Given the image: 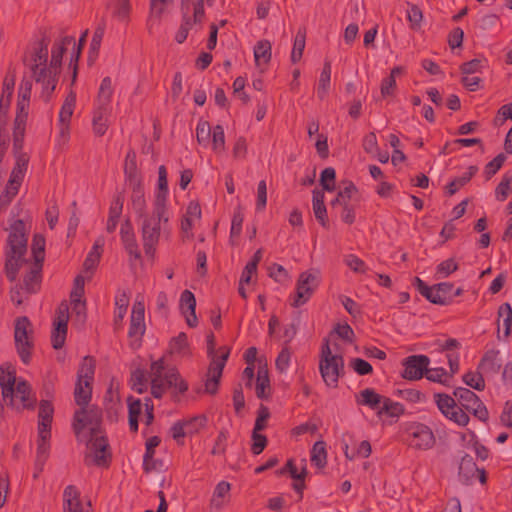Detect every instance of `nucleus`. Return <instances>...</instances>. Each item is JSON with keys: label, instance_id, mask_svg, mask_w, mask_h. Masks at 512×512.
<instances>
[{"label": "nucleus", "instance_id": "nucleus-54", "mask_svg": "<svg viewBox=\"0 0 512 512\" xmlns=\"http://www.w3.org/2000/svg\"><path fill=\"white\" fill-rule=\"evenodd\" d=\"M458 269V264L453 258L442 261L436 268L438 279L446 278Z\"/></svg>", "mask_w": 512, "mask_h": 512}, {"label": "nucleus", "instance_id": "nucleus-17", "mask_svg": "<svg viewBox=\"0 0 512 512\" xmlns=\"http://www.w3.org/2000/svg\"><path fill=\"white\" fill-rule=\"evenodd\" d=\"M15 80V72L9 71L3 81L2 94L0 97V131L5 125L4 118L6 117L10 107L11 98L14 92Z\"/></svg>", "mask_w": 512, "mask_h": 512}, {"label": "nucleus", "instance_id": "nucleus-15", "mask_svg": "<svg viewBox=\"0 0 512 512\" xmlns=\"http://www.w3.org/2000/svg\"><path fill=\"white\" fill-rule=\"evenodd\" d=\"M430 359L426 355H412L404 359L402 376L408 380H419L425 374Z\"/></svg>", "mask_w": 512, "mask_h": 512}, {"label": "nucleus", "instance_id": "nucleus-9", "mask_svg": "<svg viewBox=\"0 0 512 512\" xmlns=\"http://www.w3.org/2000/svg\"><path fill=\"white\" fill-rule=\"evenodd\" d=\"M415 285L419 293L433 304L448 305L453 301V284L442 282L433 286H428L420 278H415Z\"/></svg>", "mask_w": 512, "mask_h": 512}, {"label": "nucleus", "instance_id": "nucleus-58", "mask_svg": "<svg viewBox=\"0 0 512 512\" xmlns=\"http://www.w3.org/2000/svg\"><path fill=\"white\" fill-rule=\"evenodd\" d=\"M24 176H25L24 173L12 169L10 178L6 185V188L8 189L9 194H17L18 193L19 188L23 182Z\"/></svg>", "mask_w": 512, "mask_h": 512}, {"label": "nucleus", "instance_id": "nucleus-39", "mask_svg": "<svg viewBox=\"0 0 512 512\" xmlns=\"http://www.w3.org/2000/svg\"><path fill=\"white\" fill-rule=\"evenodd\" d=\"M254 58L258 66L267 64L271 59V44L267 40L259 41L254 47Z\"/></svg>", "mask_w": 512, "mask_h": 512}, {"label": "nucleus", "instance_id": "nucleus-22", "mask_svg": "<svg viewBox=\"0 0 512 512\" xmlns=\"http://www.w3.org/2000/svg\"><path fill=\"white\" fill-rule=\"evenodd\" d=\"M500 352L498 350H489L482 357L478 370L485 375H495L499 372L502 362L499 358Z\"/></svg>", "mask_w": 512, "mask_h": 512}, {"label": "nucleus", "instance_id": "nucleus-23", "mask_svg": "<svg viewBox=\"0 0 512 512\" xmlns=\"http://www.w3.org/2000/svg\"><path fill=\"white\" fill-rule=\"evenodd\" d=\"M54 408L49 400H41L38 412V432L47 434L51 432Z\"/></svg>", "mask_w": 512, "mask_h": 512}, {"label": "nucleus", "instance_id": "nucleus-34", "mask_svg": "<svg viewBox=\"0 0 512 512\" xmlns=\"http://www.w3.org/2000/svg\"><path fill=\"white\" fill-rule=\"evenodd\" d=\"M15 375L9 368L0 367V386L4 403L8 402V396L12 395V388L15 386Z\"/></svg>", "mask_w": 512, "mask_h": 512}, {"label": "nucleus", "instance_id": "nucleus-7", "mask_svg": "<svg viewBox=\"0 0 512 512\" xmlns=\"http://www.w3.org/2000/svg\"><path fill=\"white\" fill-rule=\"evenodd\" d=\"M319 370L328 386H337L340 373L344 370V360L341 355L332 353L328 340L321 347Z\"/></svg>", "mask_w": 512, "mask_h": 512}, {"label": "nucleus", "instance_id": "nucleus-32", "mask_svg": "<svg viewBox=\"0 0 512 512\" xmlns=\"http://www.w3.org/2000/svg\"><path fill=\"white\" fill-rule=\"evenodd\" d=\"M113 94L112 81L110 77H105L99 87L96 107L111 109L110 102Z\"/></svg>", "mask_w": 512, "mask_h": 512}, {"label": "nucleus", "instance_id": "nucleus-53", "mask_svg": "<svg viewBox=\"0 0 512 512\" xmlns=\"http://www.w3.org/2000/svg\"><path fill=\"white\" fill-rule=\"evenodd\" d=\"M429 381L437 382L441 384H448L451 376L447 373L444 368H432L427 370L424 374Z\"/></svg>", "mask_w": 512, "mask_h": 512}, {"label": "nucleus", "instance_id": "nucleus-64", "mask_svg": "<svg viewBox=\"0 0 512 512\" xmlns=\"http://www.w3.org/2000/svg\"><path fill=\"white\" fill-rule=\"evenodd\" d=\"M267 445V438L266 436L259 433V431H253L252 432V445H251V451L253 454L258 455L260 454Z\"/></svg>", "mask_w": 512, "mask_h": 512}, {"label": "nucleus", "instance_id": "nucleus-35", "mask_svg": "<svg viewBox=\"0 0 512 512\" xmlns=\"http://www.w3.org/2000/svg\"><path fill=\"white\" fill-rule=\"evenodd\" d=\"M230 484L226 481H221L217 484L214 489L212 498H211V506L216 509H220L224 506L226 502V498L229 497L230 492Z\"/></svg>", "mask_w": 512, "mask_h": 512}, {"label": "nucleus", "instance_id": "nucleus-47", "mask_svg": "<svg viewBox=\"0 0 512 512\" xmlns=\"http://www.w3.org/2000/svg\"><path fill=\"white\" fill-rule=\"evenodd\" d=\"M306 33L304 30H299L294 39V45L291 52V61L298 62L303 54L305 48Z\"/></svg>", "mask_w": 512, "mask_h": 512}, {"label": "nucleus", "instance_id": "nucleus-49", "mask_svg": "<svg viewBox=\"0 0 512 512\" xmlns=\"http://www.w3.org/2000/svg\"><path fill=\"white\" fill-rule=\"evenodd\" d=\"M212 137V149L216 153H222L225 151V134L224 129L221 125L213 127L211 132Z\"/></svg>", "mask_w": 512, "mask_h": 512}, {"label": "nucleus", "instance_id": "nucleus-8", "mask_svg": "<svg viewBox=\"0 0 512 512\" xmlns=\"http://www.w3.org/2000/svg\"><path fill=\"white\" fill-rule=\"evenodd\" d=\"M32 324L26 316L15 320L14 338L18 354L24 363L30 360L32 349Z\"/></svg>", "mask_w": 512, "mask_h": 512}, {"label": "nucleus", "instance_id": "nucleus-1", "mask_svg": "<svg viewBox=\"0 0 512 512\" xmlns=\"http://www.w3.org/2000/svg\"><path fill=\"white\" fill-rule=\"evenodd\" d=\"M27 240L24 222L20 219L15 220L10 225L4 251L5 273L7 278L14 282L17 279L20 268L26 267V273L20 289H23L27 294H34L39 291L41 286L43 264L26 259Z\"/></svg>", "mask_w": 512, "mask_h": 512}, {"label": "nucleus", "instance_id": "nucleus-30", "mask_svg": "<svg viewBox=\"0 0 512 512\" xmlns=\"http://www.w3.org/2000/svg\"><path fill=\"white\" fill-rule=\"evenodd\" d=\"M479 468L476 466L473 458L469 455L462 457L459 465V477L465 482L469 483L477 477Z\"/></svg>", "mask_w": 512, "mask_h": 512}, {"label": "nucleus", "instance_id": "nucleus-52", "mask_svg": "<svg viewBox=\"0 0 512 512\" xmlns=\"http://www.w3.org/2000/svg\"><path fill=\"white\" fill-rule=\"evenodd\" d=\"M498 316L503 320L504 334L509 336L512 327V307L509 303L502 304L498 309Z\"/></svg>", "mask_w": 512, "mask_h": 512}, {"label": "nucleus", "instance_id": "nucleus-4", "mask_svg": "<svg viewBox=\"0 0 512 512\" xmlns=\"http://www.w3.org/2000/svg\"><path fill=\"white\" fill-rule=\"evenodd\" d=\"M140 218L144 252L146 256L154 258L161 236L169 238L171 234L167 205H163V199L159 198L153 202L152 212Z\"/></svg>", "mask_w": 512, "mask_h": 512}, {"label": "nucleus", "instance_id": "nucleus-42", "mask_svg": "<svg viewBox=\"0 0 512 512\" xmlns=\"http://www.w3.org/2000/svg\"><path fill=\"white\" fill-rule=\"evenodd\" d=\"M301 468L298 471L294 461L289 459L283 469H281L280 474L284 473L286 470L290 473L291 477L296 481H304L307 475V461L305 458L301 459Z\"/></svg>", "mask_w": 512, "mask_h": 512}, {"label": "nucleus", "instance_id": "nucleus-36", "mask_svg": "<svg viewBox=\"0 0 512 512\" xmlns=\"http://www.w3.org/2000/svg\"><path fill=\"white\" fill-rule=\"evenodd\" d=\"M310 460L313 465L322 469L327 464V451L324 441H317L311 449Z\"/></svg>", "mask_w": 512, "mask_h": 512}, {"label": "nucleus", "instance_id": "nucleus-51", "mask_svg": "<svg viewBox=\"0 0 512 512\" xmlns=\"http://www.w3.org/2000/svg\"><path fill=\"white\" fill-rule=\"evenodd\" d=\"M136 156L135 153L129 152L126 156L125 160V174L130 184H134L135 180H139L137 176V166H136Z\"/></svg>", "mask_w": 512, "mask_h": 512}, {"label": "nucleus", "instance_id": "nucleus-56", "mask_svg": "<svg viewBox=\"0 0 512 512\" xmlns=\"http://www.w3.org/2000/svg\"><path fill=\"white\" fill-rule=\"evenodd\" d=\"M511 183L512 176L509 174H505L495 190V196L497 200L504 201L507 198L510 191Z\"/></svg>", "mask_w": 512, "mask_h": 512}, {"label": "nucleus", "instance_id": "nucleus-19", "mask_svg": "<svg viewBox=\"0 0 512 512\" xmlns=\"http://www.w3.org/2000/svg\"><path fill=\"white\" fill-rule=\"evenodd\" d=\"M435 443L431 429L425 425H417L412 429L410 445L417 449H430Z\"/></svg>", "mask_w": 512, "mask_h": 512}, {"label": "nucleus", "instance_id": "nucleus-38", "mask_svg": "<svg viewBox=\"0 0 512 512\" xmlns=\"http://www.w3.org/2000/svg\"><path fill=\"white\" fill-rule=\"evenodd\" d=\"M330 80L331 63L329 61H325L317 86V95L320 99H323L327 95L330 87Z\"/></svg>", "mask_w": 512, "mask_h": 512}, {"label": "nucleus", "instance_id": "nucleus-46", "mask_svg": "<svg viewBox=\"0 0 512 512\" xmlns=\"http://www.w3.org/2000/svg\"><path fill=\"white\" fill-rule=\"evenodd\" d=\"M464 383L478 391H482L485 388V380L483 377V373L478 370L476 372H467L463 375Z\"/></svg>", "mask_w": 512, "mask_h": 512}, {"label": "nucleus", "instance_id": "nucleus-21", "mask_svg": "<svg viewBox=\"0 0 512 512\" xmlns=\"http://www.w3.org/2000/svg\"><path fill=\"white\" fill-rule=\"evenodd\" d=\"M196 299L194 294L189 290H184L180 297V309L186 317V322L190 327H196L197 317L195 314Z\"/></svg>", "mask_w": 512, "mask_h": 512}, {"label": "nucleus", "instance_id": "nucleus-20", "mask_svg": "<svg viewBox=\"0 0 512 512\" xmlns=\"http://www.w3.org/2000/svg\"><path fill=\"white\" fill-rule=\"evenodd\" d=\"M76 104V95L73 92H70L59 112V126H60V134L62 137H66L69 133V124L71 117L74 112Z\"/></svg>", "mask_w": 512, "mask_h": 512}, {"label": "nucleus", "instance_id": "nucleus-45", "mask_svg": "<svg viewBox=\"0 0 512 512\" xmlns=\"http://www.w3.org/2000/svg\"><path fill=\"white\" fill-rule=\"evenodd\" d=\"M31 250L33 255L32 262L43 264L45 257V238L42 235H34Z\"/></svg>", "mask_w": 512, "mask_h": 512}, {"label": "nucleus", "instance_id": "nucleus-55", "mask_svg": "<svg viewBox=\"0 0 512 512\" xmlns=\"http://www.w3.org/2000/svg\"><path fill=\"white\" fill-rule=\"evenodd\" d=\"M336 172L332 167H327L321 172L320 184L326 191H333L335 189Z\"/></svg>", "mask_w": 512, "mask_h": 512}, {"label": "nucleus", "instance_id": "nucleus-60", "mask_svg": "<svg viewBox=\"0 0 512 512\" xmlns=\"http://www.w3.org/2000/svg\"><path fill=\"white\" fill-rule=\"evenodd\" d=\"M132 389L138 393H143L146 390V376L145 372L141 369L133 371L131 376Z\"/></svg>", "mask_w": 512, "mask_h": 512}, {"label": "nucleus", "instance_id": "nucleus-26", "mask_svg": "<svg viewBox=\"0 0 512 512\" xmlns=\"http://www.w3.org/2000/svg\"><path fill=\"white\" fill-rule=\"evenodd\" d=\"M51 432L44 433L38 432V442H37V455L35 460V466L39 470V472L43 471L44 464L49 456L50 450V440Z\"/></svg>", "mask_w": 512, "mask_h": 512}, {"label": "nucleus", "instance_id": "nucleus-62", "mask_svg": "<svg viewBox=\"0 0 512 512\" xmlns=\"http://www.w3.org/2000/svg\"><path fill=\"white\" fill-rule=\"evenodd\" d=\"M344 263L354 272L357 273H365L367 268L359 257L354 254H349L344 257Z\"/></svg>", "mask_w": 512, "mask_h": 512}, {"label": "nucleus", "instance_id": "nucleus-31", "mask_svg": "<svg viewBox=\"0 0 512 512\" xmlns=\"http://www.w3.org/2000/svg\"><path fill=\"white\" fill-rule=\"evenodd\" d=\"M386 397L378 394L371 388H366L360 392L358 403L368 406L373 410L379 411Z\"/></svg>", "mask_w": 512, "mask_h": 512}, {"label": "nucleus", "instance_id": "nucleus-28", "mask_svg": "<svg viewBox=\"0 0 512 512\" xmlns=\"http://www.w3.org/2000/svg\"><path fill=\"white\" fill-rule=\"evenodd\" d=\"M75 45V40L72 36H65L59 42H56L51 51L50 65L60 71L62 64V57L69 45Z\"/></svg>", "mask_w": 512, "mask_h": 512}, {"label": "nucleus", "instance_id": "nucleus-13", "mask_svg": "<svg viewBox=\"0 0 512 512\" xmlns=\"http://www.w3.org/2000/svg\"><path fill=\"white\" fill-rule=\"evenodd\" d=\"M68 321L69 307L66 302H62L57 309L56 317L53 322L51 342L54 349L63 347L67 335Z\"/></svg>", "mask_w": 512, "mask_h": 512}, {"label": "nucleus", "instance_id": "nucleus-44", "mask_svg": "<svg viewBox=\"0 0 512 512\" xmlns=\"http://www.w3.org/2000/svg\"><path fill=\"white\" fill-rule=\"evenodd\" d=\"M404 413V407L399 402H394L389 398H385L381 408L377 412L379 416L387 415L390 417H399Z\"/></svg>", "mask_w": 512, "mask_h": 512}, {"label": "nucleus", "instance_id": "nucleus-61", "mask_svg": "<svg viewBox=\"0 0 512 512\" xmlns=\"http://www.w3.org/2000/svg\"><path fill=\"white\" fill-rule=\"evenodd\" d=\"M505 159V155L501 153L486 164L484 173L488 179L497 173V171L502 167Z\"/></svg>", "mask_w": 512, "mask_h": 512}, {"label": "nucleus", "instance_id": "nucleus-18", "mask_svg": "<svg viewBox=\"0 0 512 512\" xmlns=\"http://www.w3.org/2000/svg\"><path fill=\"white\" fill-rule=\"evenodd\" d=\"M145 307L142 301H135L132 307L130 327L128 335L130 338L139 340L145 333L144 323Z\"/></svg>", "mask_w": 512, "mask_h": 512}, {"label": "nucleus", "instance_id": "nucleus-37", "mask_svg": "<svg viewBox=\"0 0 512 512\" xmlns=\"http://www.w3.org/2000/svg\"><path fill=\"white\" fill-rule=\"evenodd\" d=\"M103 246H104V238L99 237L95 241V243L92 247V250L88 253V255L84 261L83 266L86 271L93 270L97 266V264L100 260V257H101V252H102Z\"/></svg>", "mask_w": 512, "mask_h": 512}, {"label": "nucleus", "instance_id": "nucleus-25", "mask_svg": "<svg viewBox=\"0 0 512 512\" xmlns=\"http://www.w3.org/2000/svg\"><path fill=\"white\" fill-rule=\"evenodd\" d=\"M64 512H89L85 510L80 499L79 492L76 487L69 485L63 493Z\"/></svg>", "mask_w": 512, "mask_h": 512}, {"label": "nucleus", "instance_id": "nucleus-43", "mask_svg": "<svg viewBox=\"0 0 512 512\" xmlns=\"http://www.w3.org/2000/svg\"><path fill=\"white\" fill-rule=\"evenodd\" d=\"M129 426L134 432L138 430V416L141 413L142 404L139 399L128 398Z\"/></svg>", "mask_w": 512, "mask_h": 512}, {"label": "nucleus", "instance_id": "nucleus-24", "mask_svg": "<svg viewBox=\"0 0 512 512\" xmlns=\"http://www.w3.org/2000/svg\"><path fill=\"white\" fill-rule=\"evenodd\" d=\"M123 204L124 196L122 193H118L114 196L109 208V215L106 225L107 232L112 233L115 231L119 218L122 214Z\"/></svg>", "mask_w": 512, "mask_h": 512}, {"label": "nucleus", "instance_id": "nucleus-27", "mask_svg": "<svg viewBox=\"0 0 512 512\" xmlns=\"http://www.w3.org/2000/svg\"><path fill=\"white\" fill-rule=\"evenodd\" d=\"M110 115L111 109L95 106L92 119L93 132L95 135L103 136L106 133L109 125Z\"/></svg>", "mask_w": 512, "mask_h": 512}, {"label": "nucleus", "instance_id": "nucleus-5", "mask_svg": "<svg viewBox=\"0 0 512 512\" xmlns=\"http://www.w3.org/2000/svg\"><path fill=\"white\" fill-rule=\"evenodd\" d=\"M149 378L151 393L155 398H161L168 388L174 387L180 393L188 389L187 383L181 379L177 369L165 368L162 358L151 363Z\"/></svg>", "mask_w": 512, "mask_h": 512}, {"label": "nucleus", "instance_id": "nucleus-6", "mask_svg": "<svg viewBox=\"0 0 512 512\" xmlns=\"http://www.w3.org/2000/svg\"><path fill=\"white\" fill-rule=\"evenodd\" d=\"M207 353L211 362L206 375L205 392L213 395L218 390L223 369L230 355V348L222 346L215 352L214 335L210 333L207 336Z\"/></svg>", "mask_w": 512, "mask_h": 512}, {"label": "nucleus", "instance_id": "nucleus-14", "mask_svg": "<svg viewBox=\"0 0 512 512\" xmlns=\"http://www.w3.org/2000/svg\"><path fill=\"white\" fill-rule=\"evenodd\" d=\"M32 81L24 77L18 89L17 113L14 125L24 126L28 118Z\"/></svg>", "mask_w": 512, "mask_h": 512}, {"label": "nucleus", "instance_id": "nucleus-63", "mask_svg": "<svg viewBox=\"0 0 512 512\" xmlns=\"http://www.w3.org/2000/svg\"><path fill=\"white\" fill-rule=\"evenodd\" d=\"M291 360V351L288 347H283L280 351L278 357L276 358V368L279 372H285L290 364Z\"/></svg>", "mask_w": 512, "mask_h": 512}, {"label": "nucleus", "instance_id": "nucleus-59", "mask_svg": "<svg viewBox=\"0 0 512 512\" xmlns=\"http://www.w3.org/2000/svg\"><path fill=\"white\" fill-rule=\"evenodd\" d=\"M24 134H25V127L24 126L14 125V130H13V151H14V155H16V154H25V152L22 151Z\"/></svg>", "mask_w": 512, "mask_h": 512}, {"label": "nucleus", "instance_id": "nucleus-40", "mask_svg": "<svg viewBox=\"0 0 512 512\" xmlns=\"http://www.w3.org/2000/svg\"><path fill=\"white\" fill-rule=\"evenodd\" d=\"M95 362L90 357H84L77 373V381L93 382Z\"/></svg>", "mask_w": 512, "mask_h": 512}, {"label": "nucleus", "instance_id": "nucleus-12", "mask_svg": "<svg viewBox=\"0 0 512 512\" xmlns=\"http://www.w3.org/2000/svg\"><path fill=\"white\" fill-rule=\"evenodd\" d=\"M320 283V274L318 271H305L300 274L297 285L296 294L292 305L299 307L305 304Z\"/></svg>", "mask_w": 512, "mask_h": 512}, {"label": "nucleus", "instance_id": "nucleus-29", "mask_svg": "<svg viewBox=\"0 0 512 512\" xmlns=\"http://www.w3.org/2000/svg\"><path fill=\"white\" fill-rule=\"evenodd\" d=\"M130 186H132V195H131L132 207L138 217H143V216L147 215L148 213L145 212L146 200H145L144 190L141 186L140 180H135V183L130 184Z\"/></svg>", "mask_w": 512, "mask_h": 512}, {"label": "nucleus", "instance_id": "nucleus-2", "mask_svg": "<svg viewBox=\"0 0 512 512\" xmlns=\"http://www.w3.org/2000/svg\"><path fill=\"white\" fill-rule=\"evenodd\" d=\"M102 411L97 406L81 407L74 413L73 430L79 442L85 443L84 463L104 466L110 457L109 444L101 430Z\"/></svg>", "mask_w": 512, "mask_h": 512}, {"label": "nucleus", "instance_id": "nucleus-57", "mask_svg": "<svg viewBox=\"0 0 512 512\" xmlns=\"http://www.w3.org/2000/svg\"><path fill=\"white\" fill-rule=\"evenodd\" d=\"M84 284V277L78 275L74 280V287L70 294L71 302L85 303V301L82 300V297L84 295Z\"/></svg>", "mask_w": 512, "mask_h": 512}, {"label": "nucleus", "instance_id": "nucleus-41", "mask_svg": "<svg viewBox=\"0 0 512 512\" xmlns=\"http://www.w3.org/2000/svg\"><path fill=\"white\" fill-rule=\"evenodd\" d=\"M476 172H477V167L470 166L468 168V171L463 173V175H461L460 177L455 178L453 181H451L447 185V192H448V194L449 195L455 194L461 187H463L465 184H467L471 180L472 176Z\"/></svg>", "mask_w": 512, "mask_h": 512}, {"label": "nucleus", "instance_id": "nucleus-33", "mask_svg": "<svg viewBox=\"0 0 512 512\" xmlns=\"http://www.w3.org/2000/svg\"><path fill=\"white\" fill-rule=\"evenodd\" d=\"M92 382L77 381L74 390V399L81 407L89 406L92 395Z\"/></svg>", "mask_w": 512, "mask_h": 512}, {"label": "nucleus", "instance_id": "nucleus-10", "mask_svg": "<svg viewBox=\"0 0 512 512\" xmlns=\"http://www.w3.org/2000/svg\"><path fill=\"white\" fill-rule=\"evenodd\" d=\"M453 395L459 404L476 418L484 422L488 419L489 413L487 408L473 391L458 387L454 390Z\"/></svg>", "mask_w": 512, "mask_h": 512}, {"label": "nucleus", "instance_id": "nucleus-48", "mask_svg": "<svg viewBox=\"0 0 512 512\" xmlns=\"http://www.w3.org/2000/svg\"><path fill=\"white\" fill-rule=\"evenodd\" d=\"M158 189L154 201H158L159 198L163 199V205H166L167 201V189H168V182H167V171L165 166H160L158 169Z\"/></svg>", "mask_w": 512, "mask_h": 512}, {"label": "nucleus", "instance_id": "nucleus-11", "mask_svg": "<svg viewBox=\"0 0 512 512\" xmlns=\"http://www.w3.org/2000/svg\"><path fill=\"white\" fill-rule=\"evenodd\" d=\"M435 403L440 412L449 420L459 426H466L469 422V416L460 408L455 399L447 394H434Z\"/></svg>", "mask_w": 512, "mask_h": 512}, {"label": "nucleus", "instance_id": "nucleus-50", "mask_svg": "<svg viewBox=\"0 0 512 512\" xmlns=\"http://www.w3.org/2000/svg\"><path fill=\"white\" fill-rule=\"evenodd\" d=\"M213 128L210 127L207 121H200L196 127V138L197 142L207 147L210 143L211 132Z\"/></svg>", "mask_w": 512, "mask_h": 512}, {"label": "nucleus", "instance_id": "nucleus-3", "mask_svg": "<svg viewBox=\"0 0 512 512\" xmlns=\"http://www.w3.org/2000/svg\"><path fill=\"white\" fill-rule=\"evenodd\" d=\"M48 40L43 38L33 47L32 52L23 59L25 67L29 70L31 78L41 85V97L48 101L58 82L60 71L48 61Z\"/></svg>", "mask_w": 512, "mask_h": 512}, {"label": "nucleus", "instance_id": "nucleus-16", "mask_svg": "<svg viewBox=\"0 0 512 512\" xmlns=\"http://www.w3.org/2000/svg\"><path fill=\"white\" fill-rule=\"evenodd\" d=\"M34 399L31 397L30 385L26 381H19L16 386L12 388V395L8 396L6 405L20 410L32 407Z\"/></svg>", "mask_w": 512, "mask_h": 512}]
</instances>
